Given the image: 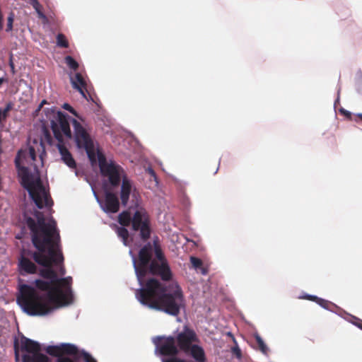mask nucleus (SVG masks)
I'll use <instances>...</instances> for the list:
<instances>
[{"label":"nucleus","mask_w":362,"mask_h":362,"mask_svg":"<svg viewBox=\"0 0 362 362\" xmlns=\"http://www.w3.org/2000/svg\"><path fill=\"white\" fill-rule=\"evenodd\" d=\"M36 288L46 291L40 294L33 287L23 284L19 287L17 303L23 310L30 316H44L54 310L69 304L72 300L71 291H66L61 286L52 283L36 279Z\"/></svg>","instance_id":"1"},{"label":"nucleus","mask_w":362,"mask_h":362,"mask_svg":"<svg viewBox=\"0 0 362 362\" xmlns=\"http://www.w3.org/2000/svg\"><path fill=\"white\" fill-rule=\"evenodd\" d=\"M135 274L139 284L147 274L160 278L163 281L172 280L173 274L169 262L158 240L148 243L139 251L138 257L133 258Z\"/></svg>","instance_id":"2"},{"label":"nucleus","mask_w":362,"mask_h":362,"mask_svg":"<svg viewBox=\"0 0 362 362\" xmlns=\"http://www.w3.org/2000/svg\"><path fill=\"white\" fill-rule=\"evenodd\" d=\"M35 216L37 221L31 217L25 218L34 247L42 250L45 246L50 247L52 245H60L59 231L56 221L52 218L47 223L44 214L38 211H35Z\"/></svg>","instance_id":"3"},{"label":"nucleus","mask_w":362,"mask_h":362,"mask_svg":"<svg viewBox=\"0 0 362 362\" xmlns=\"http://www.w3.org/2000/svg\"><path fill=\"white\" fill-rule=\"evenodd\" d=\"M19 153L15 158V165L22 187L28 192L38 209L51 208L54 204L53 200L49 190L43 185L39 173L32 174L27 167L21 166Z\"/></svg>","instance_id":"4"},{"label":"nucleus","mask_w":362,"mask_h":362,"mask_svg":"<svg viewBox=\"0 0 362 362\" xmlns=\"http://www.w3.org/2000/svg\"><path fill=\"white\" fill-rule=\"evenodd\" d=\"M98 160L101 175L107 178L112 187L119 186L122 181L119 199L122 205L126 207L132 192V181L128 178L122 167L115 161L107 162L105 156L102 153H98Z\"/></svg>","instance_id":"5"},{"label":"nucleus","mask_w":362,"mask_h":362,"mask_svg":"<svg viewBox=\"0 0 362 362\" xmlns=\"http://www.w3.org/2000/svg\"><path fill=\"white\" fill-rule=\"evenodd\" d=\"M51 129L55 139L58 141L57 147L61 155L62 160L70 168H76V163L64 143L63 136L67 139L72 138L68 115L57 111L56 115L54 116V119L51 120Z\"/></svg>","instance_id":"6"},{"label":"nucleus","mask_w":362,"mask_h":362,"mask_svg":"<svg viewBox=\"0 0 362 362\" xmlns=\"http://www.w3.org/2000/svg\"><path fill=\"white\" fill-rule=\"evenodd\" d=\"M36 251L23 250L18 260V271L21 276L34 274L37 272V263L40 266L50 264L53 252L51 247L45 246L42 250Z\"/></svg>","instance_id":"7"},{"label":"nucleus","mask_w":362,"mask_h":362,"mask_svg":"<svg viewBox=\"0 0 362 362\" xmlns=\"http://www.w3.org/2000/svg\"><path fill=\"white\" fill-rule=\"evenodd\" d=\"M53 252L52 258L49 265L43 266L45 268L40 269V275L45 279H48L49 282L52 283L54 286H61L62 288L66 290V291H71V284L72 278L67 276L65 278H59L57 272L52 269V266L59 267V274L63 276L65 274L66 270L62 265L64 261V257L59 245H52L50 247Z\"/></svg>","instance_id":"8"},{"label":"nucleus","mask_w":362,"mask_h":362,"mask_svg":"<svg viewBox=\"0 0 362 362\" xmlns=\"http://www.w3.org/2000/svg\"><path fill=\"white\" fill-rule=\"evenodd\" d=\"M175 338L180 351L190 355L195 362L207 361L204 349L195 344L199 341V338L194 330L185 326L183 330Z\"/></svg>","instance_id":"9"},{"label":"nucleus","mask_w":362,"mask_h":362,"mask_svg":"<svg viewBox=\"0 0 362 362\" xmlns=\"http://www.w3.org/2000/svg\"><path fill=\"white\" fill-rule=\"evenodd\" d=\"M16 359L19 358V349L28 354H23L22 362H49V358L40 353L41 347L39 343L22 335L20 343L16 338L13 342Z\"/></svg>","instance_id":"10"},{"label":"nucleus","mask_w":362,"mask_h":362,"mask_svg":"<svg viewBox=\"0 0 362 362\" xmlns=\"http://www.w3.org/2000/svg\"><path fill=\"white\" fill-rule=\"evenodd\" d=\"M141 288L136 290V296L141 303L148 305L153 308V304L158 303L164 292L166 291V287L158 279L151 277L146 282L144 280L140 284Z\"/></svg>","instance_id":"11"},{"label":"nucleus","mask_w":362,"mask_h":362,"mask_svg":"<svg viewBox=\"0 0 362 362\" xmlns=\"http://www.w3.org/2000/svg\"><path fill=\"white\" fill-rule=\"evenodd\" d=\"M153 309L163 311L170 315L177 316L184 305V298L181 288L176 286L171 293L164 292L158 303L153 304Z\"/></svg>","instance_id":"12"},{"label":"nucleus","mask_w":362,"mask_h":362,"mask_svg":"<svg viewBox=\"0 0 362 362\" xmlns=\"http://www.w3.org/2000/svg\"><path fill=\"white\" fill-rule=\"evenodd\" d=\"M74 134L72 137L78 148L84 149L91 161L95 160L93 139L88 130L76 119L71 120Z\"/></svg>","instance_id":"13"},{"label":"nucleus","mask_w":362,"mask_h":362,"mask_svg":"<svg viewBox=\"0 0 362 362\" xmlns=\"http://www.w3.org/2000/svg\"><path fill=\"white\" fill-rule=\"evenodd\" d=\"M132 229L140 232L141 238L146 241L151 233L150 216L143 206L136 204V210L132 216Z\"/></svg>","instance_id":"14"},{"label":"nucleus","mask_w":362,"mask_h":362,"mask_svg":"<svg viewBox=\"0 0 362 362\" xmlns=\"http://www.w3.org/2000/svg\"><path fill=\"white\" fill-rule=\"evenodd\" d=\"M45 351L49 355L57 357L56 362H74L71 358L64 355L76 356L78 353V348L71 344L48 346Z\"/></svg>","instance_id":"15"},{"label":"nucleus","mask_w":362,"mask_h":362,"mask_svg":"<svg viewBox=\"0 0 362 362\" xmlns=\"http://www.w3.org/2000/svg\"><path fill=\"white\" fill-rule=\"evenodd\" d=\"M154 343L163 356H176L180 349L174 337H158Z\"/></svg>","instance_id":"16"},{"label":"nucleus","mask_w":362,"mask_h":362,"mask_svg":"<svg viewBox=\"0 0 362 362\" xmlns=\"http://www.w3.org/2000/svg\"><path fill=\"white\" fill-rule=\"evenodd\" d=\"M100 207L107 214H115L119 211L120 202L117 195L110 191L105 192L103 202H100Z\"/></svg>","instance_id":"17"},{"label":"nucleus","mask_w":362,"mask_h":362,"mask_svg":"<svg viewBox=\"0 0 362 362\" xmlns=\"http://www.w3.org/2000/svg\"><path fill=\"white\" fill-rule=\"evenodd\" d=\"M71 84L74 88L76 89L81 95L88 100L93 101L91 95L88 93L86 82L80 73H76L74 77L71 78Z\"/></svg>","instance_id":"18"},{"label":"nucleus","mask_w":362,"mask_h":362,"mask_svg":"<svg viewBox=\"0 0 362 362\" xmlns=\"http://www.w3.org/2000/svg\"><path fill=\"white\" fill-rule=\"evenodd\" d=\"M118 223L124 227L130 226L132 223V216L130 210H125L118 216Z\"/></svg>","instance_id":"19"},{"label":"nucleus","mask_w":362,"mask_h":362,"mask_svg":"<svg viewBox=\"0 0 362 362\" xmlns=\"http://www.w3.org/2000/svg\"><path fill=\"white\" fill-rule=\"evenodd\" d=\"M35 10L40 18L46 20L47 17L42 12V6L37 0H28V1Z\"/></svg>","instance_id":"20"},{"label":"nucleus","mask_w":362,"mask_h":362,"mask_svg":"<svg viewBox=\"0 0 362 362\" xmlns=\"http://www.w3.org/2000/svg\"><path fill=\"white\" fill-rule=\"evenodd\" d=\"M254 337L258 346L259 350L264 355H267L269 352V348L264 342L263 339L259 334H255Z\"/></svg>","instance_id":"21"},{"label":"nucleus","mask_w":362,"mask_h":362,"mask_svg":"<svg viewBox=\"0 0 362 362\" xmlns=\"http://www.w3.org/2000/svg\"><path fill=\"white\" fill-rule=\"evenodd\" d=\"M117 234L122 240L124 245H127L128 239L129 237V231L125 227H117Z\"/></svg>","instance_id":"22"},{"label":"nucleus","mask_w":362,"mask_h":362,"mask_svg":"<svg viewBox=\"0 0 362 362\" xmlns=\"http://www.w3.org/2000/svg\"><path fill=\"white\" fill-rule=\"evenodd\" d=\"M57 45L59 47L68 48L69 47V42L66 37V36L62 33H59L57 35Z\"/></svg>","instance_id":"23"},{"label":"nucleus","mask_w":362,"mask_h":362,"mask_svg":"<svg viewBox=\"0 0 362 362\" xmlns=\"http://www.w3.org/2000/svg\"><path fill=\"white\" fill-rule=\"evenodd\" d=\"M66 65L74 71L78 69V63L71 56H66L64 59Z\"/></svg>","instance_id":"24"},{"label":"nucleus","mask_w":362,"mask_h":362,"mask_svg":"<svg viewBox=\"0 0 362 362\" xmlns=\"http://www.w3.org/2000/svg\"><path fill=\"white\" fill-rule=\"evenodd\" d=\"M317 303L327 310H331L332 308L334 306V304L332 302L320 298L317 300Z\"/></svg>","instance_id":"25"},{"label":"nucleus","mask_w":362,"mask_h":362,"mask_svg":"<svg viewBox=\"0 0 362 362\" xmlns=\"http://www.w3.org/2000/svg\"><path fill=\"white\" fill-rule=\"evenodd\" d=\"M12 109V104L8 103L4 110V117H1V108L0 107V124L4 122L8 116V112Z\"/></svg>","instance_id":"26"},{"label":"nucleus","mask_w":362,"mask_h":362,"mask_svg":"<svg viewBox=\"0 0 362 362\" xmlns=\"http://www.w3.org/2000/svg\"><path fill=\"white\" fill-rule=\"evenodd\" d=\"M190 262L193 267L195 269L199 268L202 265V261L200 259L195 257H191Z\"/></svg>","instance_id":"27"},{"label":"nucleus","mask_w":362,"mask_h":362,"mask_svg":"<svg viewBox=\"0 0 362 362\" xmlns=\"http://www.w3.org/2000/svg\"><path fill=\"white\" fill-rule=\"evenodd\" d=\"M63 108L66 110H68L69 112L73 114L74 116L81 119V117L78 115L77 112L68 103H64L63 105Z\"/></svg>","instance_id":"28"},{"label":"nucleus","mask_w":362,"mask_h":362,"mask_svg":"<svg viewBox=\"0 0 362 362\" xmlns=\"http://www.w3.org/2000/svg\"><path fill=\"white\" fill-rule=\"evenodd\" d=\"M81 356L85 362H97L96 360L93 358L88 353L83 351Z\"/></svg>","instance_id":"29"},{"label":"nucleus","mask_w":362,"mask_h":362,"mask_svg":"<svg viewBox=\"0 0 362 362\" xmlns=\"http://www.w3.org/2000/svg\"><path fill=\"white\" fill-rule=\"evenodd\" d=\"M7 28L6 30L7 32L12 30L13 29V14L11 13V15L8 17L7 19Z\"/></svg>","instance_id":"30"},{"label":"nucleus","mask_w":362,"mask_h":362,"mask_svg":"<svg viewBox=\"0 0 362 362\" xmlns=\"http://www.w3.org/2000/svg\"><path fill=\"white\" fill-rule=\"evenodd\" d=\"M232 352L238 358H240L242 357V352L238 346L232 348Z\"/></svg>","instance_id":"31"},{"label":"nucleus","mask_w":362,"mask_h":362,"mask_svg":"<svg viewBox=\"0 0 362 362\" xmlns=\"http://www.w3.org/2000/svg\"><path fill=\"white\" fill-rule=\"evenodd\" d=\"M163 362H187V361L184 359L174 356V357H172L170 358L164 359L163 361Z\"/></svg>","instance_id":"32"},{"label":"nucleus","mask_w":362,"mask_h":362,"mask_svg":"<svg viewBox=\"0 0 362 362\" xmlns=\"http://www.w3.org/2000/svg\"><path fill=\"white\" fill-rule=\"evenodd\" d=\"M29 156H30V158L32 159V160H33V161L35 160L36 152H35V148L33 146L29 147Z\"/></svg>","instance_id":"33"},{"label":"nucleus","mask_w":362,"mask_h":362,"mask_svg":"<svg viewBox=\"0 0 362 362\" xmlns=\"http://www.w3.org/2000/svg\"><path fill=\"white\" fill-rule=\"evenodd\" d=\"M341 112L349 119L356 121V119L352 118V115L349 111L342 109L341 110Z\"/></svg>","instance_id":"34"},{"label":"nucleus","mask_w":362,"mask_h":362,"mask_svg":"<svg viewBox=\"0 0 362 362\" xmlns=\"http://www.w3.org/2000/svg\"><path fill=\"white\" fill-rule=\"evenodd\" d=\"M9 66L11 68V71L12 74H15V73H16L15 65L13 62V56L12 55L10 57V59H9Z\"/></svg>","instance_id":"35"},{"label":"nucleus","mask_w":362,"mask_h":362,"mask_svg":"<svg viewBox=\"0 0 362 362\" xmlns=\"http://www.w3.org/2000/svg\"><path fill=\"white\" fill-rule=\"evenodd\" d=\"M304 298L307 299V300H312V301H315L317 303L320 298H318L317 296H315L306 295L304 297Z\"/></svg>","instance_id":"36"},{"label":"nucleus","mask_w":362,"mask_h":362,"mask_svg":"<svg viewBox=\"0 0 362 362\" xmlns=\"http://www.w3.org/2000/svg\"><path fill=\"white\" fill-rule=\"evenodd\" d=\"M148 173H149V175L153 177L155 180H156V173L155 171L152 169V168H148Z\"/></svg>","instance_id":"37"},{"label":"nucleus","mask_w":362,"mask_h":362,"mask_svg":"<svg viewBox=\"0 0 362 362\" xmlns=\"http://www.w3.org/2000/svg\"><path fill=\"white\" fill-rule=\"evenodd\" d=\"M45 137H46V139H47V142L49 144H51V142H52V137H51L50 134H49V132L47 131L45 132Z\"/></svg>","instance_id":"38"},{"label":"nucleus","mask_w":362,"mask_h":362,"mask_svg":"<svg viewBox=\"0 0 362 362\" xmlns=\"http://www.w3.org/2000/svg\"><path fill=\"white\" fill-rule=\"evenodd\" d=\"M46 103H47V101H46L45 100H43L40 103V104L39 105V107H38V108H37V110H40L43 107V105H44L45 104H46Z\"/></svg>","instance_id":"39"},{"label":"nucleus","mask_w":362,"mask_h":362,"mask_svg":"<svg viewBox=\"0 0 362 362\" xmlns=\"http://www.w3.org/2000/svg\"><path fill=\"white\" fill-rule=\"evenodd\" d=\"M6 80L4 79V78H0V86H1V84L6 81Z\"/></svg>","instance_id":"40"},{"label":"nucleus","mask_w":362,"mask_h":362,"mask_svg":"<svg viewBox=\"0 0 362 362\" xmlns=\"http://www.w3.org/2000/svg\"><path fill=\"white\" fill-rule=\"evenodd\" d=\"M356 117H358L362 121V113L358 114Z\"/></svg>","instance_id":"41"},{"label":"nucleus","mask_w":362,"mask_h":362,"mask_svg":"<svg viewBox=\"0 0 362 362\" xmlns=\"http://www.w3.org/2000/svg\"><path fill=\"white\" fill-rule=\"evenodd\" d=\"M357 326L362 329V320L357 325Z\"/></svg>","instance_id":"42"},{"label":"nucleus","mask_w":362,"mask_h":362,"mask_svg":"<svg viewBox=\"0 0 362 362\" xmlns=\"http://www.w3.org/2000/svg\"><path fill=\"white\" fill-rule=\"evenodd\" d=\"M4 117V110H1V117Z\"/></svg>","instance_id":"43"}]
</instances>
